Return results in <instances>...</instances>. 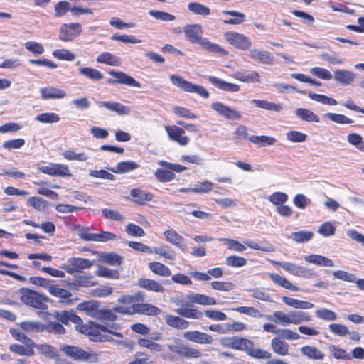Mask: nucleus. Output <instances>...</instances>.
Returning a JSON list of instances; mask_svg holds the SVG:
<instances>
[{
    "label": "nucleus",
    "instance_id": "obj_1",
    "mask_svg": "<svg viewBox=\"0 0 364 364\" xmlns=\"http://www.w3.org/2000/svg\"><path fill=\"white\" fill-rule=\"evenodd\" d=\"M120 328L119 326L117 323L98 325L94 322H89L84 326H77V331L81 333L90 336V339L94 342H98L95 338L100 337L102 332L112 334L117 338H122L123 334L118 331Z\"/></svg>",
    "mask_w": 364,
    "mask_h": 364
},
{
    "label": "nucleus",
    "instance_id": "obj_2",
    "mask_svg": "<svg viewBox=\"0 0 364 364\" xmlns=\"http://www.w3.org/2000/svg\"><path fill=\"white\" fill-rule=\"evenodd\" d=\"M272 316L276 323L283 326L291 324L299 325L311 321V316L307 312L297 310L290 311L288 313L282 311H275Z\"/></svg>",
    "mask_w": 364,
    "mask_h": 364
},
{
    "label": "nucleus",
    "instance_id": "obj_3",
    "mask_svg": "<svg viewBox=\"0 0 364 364\" xmlns=\"http://www.w3.org/2000/svg\"><path fill=\"white\" fill-rule=\"evenodd\" d=\"M19 298L24 304L38 309L45 310L48 307L46 296L27 288L20 289Z\"/></svg>",
    "mask_w": 364,
    "mask_h": 364
},
{
    "label": "nucleus",
    "instance_id": "obj_4",
    "mask_svg": "<svg viewBox=\"0 0 364 364\" xmlns=\"http://www.w3.org/2000/svg\"><path fill=\"white\" fill-rule=\"evenodd\" d=\"M220 241L225 242L229 250L237 252H242L245 251V245L255 250H261L267 252H272L274 251V248L272 245L262 246L259 243L249 240H244V244L230 238H220Z\"/></svg>",
    "mask_w": 364,
    "mask_h": 364
},
{
    "label": "nucleus",
    "instance_id": "obj_5",
    "mask_svg": "<svg viewBox=\"0 0 364 364\" xmlns=\"http://www.w3.org/2000/svg\"><path fill=\"white\" fill-rule=\"evenodd\" d=\"M170 80L173 85L180 88L184 92L189 93H196L200 97L207 99L209 97V92L203 86L193 84L186 80L183 77L178 75H171Z\"/></svg>",
    "mask_w": 364,
    "mask_h": 364
},
{
    "label": "nucleus",
    "instance_id": "obj_6",
    "mask_svg": "<svg viewBox=\"0 0 364 364\" xmlns=\"http://www.w3.org/2000/svg\"><path fill=\"white\" fill-rule=\"evenodd\" d=\"M114 311L122 314L132 315L139 313L149 316H156L161 312L159 308L149 304H137L129 306H117Z\"/></svg>",
    "mask_w": 364,
    "mask_h": 364
},
{
    "label": "nucleus",
    "instance_id": "obj_7",
    "mask_svg": "<svg viewBox=\"0 0 364 364\" xmlns=\"http://www.w3.org/2000/svg\"><path fill=\"white\" fill-rule=\"evenodd\" d=\"M114 311L122 314L132 315L139 313L149 316H156L161 312L159 308L149 304H137L129 306H117Z\"/></svg>",
    "mask_w": 364,
    "mask_h": 364
},
{
    "label": "nucleus",
    "instance_id": "obj_8",
    "mask_svg": "<svg viewBox=\"0 0 364 364\" xmlns=\"http://www.w3.org/2000/svg\"><path fill=\"white\" fill-rule=\"evenodd\" d=\"M225 41L240 50H247L252 48V41L245 35L236 31H226L223 34Z\"/></svg>",
    "mask_w": 364,
    "mask_h": 364
},
{
    "label": "nucleus",
    "instance_id": "obj_9",
    "mask_svg": "<svg viewBox=\"0 0 364 364\" xmlns=\"http://www.w3.org/2000/svg\"><path fill=\"white\" fill-rule=\"evenodd\" d=\"M275 263L279 265L284 271L296 277L310 279L317 276L316 273L312 269L301 266L295 263L289 262H279Z\"/></svg>",
    "mask_w": 364,
    "mask_h": 364
},
{
    "label": "nucleus",
    "instance_id": "obj_10",
    "mask_svg": "<svg viewBox=\"0 0 364 364\" xmlns=\"http://www.w3.org/2000/svg\"><path fill=\"white\" fill-rule=\"evenodd\" d=\"M82 31L80 23H64L60 28L58 38L64 42L73 41L81 34Z\"/></svg>",
    "mask_w": 364,
    "mask_h": 364
},
{
    "label": "nucleus",
    "instance_id": "obj_11",
    "mask_svg": "<svg viewBox=\"0 0 364 364\" xmlns=\"http://www.w3.org/2000/svg\"><path fill=\"white\" fill-rule=\"evenodd\" d=\"M171 301L177 306H182L181 308L177 309L176 312L183 317L187 318L201 319L203 316V313L200 310L194 308L186 307L184 299L181 296L173 297L171 299Z\"/></svg>",
    "mask_w": 364,
    "mask_h": 364
},
{
    "label": "nucleus",
    "instance_id": "obj_12",
    "mask_svg": "<svg viewBox=\"0 0 364 364\" xmlns=\"http://www.w3.org/2000/svg\"><path fill=\"white\" fill-rule=\"evenodd\" d=\"M211 109L218 115L228 120H240L242 113L236 109L232 108L220 102H214L210 105Z\"/></svg>",
    "mask_w": 364,
    "mask_h": 364
},
{
    "label": "nucleus",
    "instance_id": "obj_13",
    "mask_svg": "<svg viewBox=\"0 0 364 364\" xmlns=\"http://www.w3.org/2000/svg\"><path fill=\"white\" fill-rule=\"evenodd\" d=\"M211 109L218 115L228 120H240L242 113L236 109L232 108L220 102H214L210 105Z\"/></svg>",
    "mask_w": 364,
    "mask_h": 364
},
{
    "label": "nucleus",
    "instance_id": "obj_14",
    "mask_svg": "<svg viewBox=\"0 0 364 364\" xmlns=\"http://www.w3.org/2000/svg\"><path fill=\"white\" fill-rule=\"evenodd\" d=\"M38 170L41 173L52 176L70 177L72 174L68 165L50 163L46 166H38Z\"/></svg>",
    "mask_w": 364,
    "mask_h": 364
},
{
    "label": "nucleus",
    "instance_id": "obj_15",
    "mask_svg": "<svg viewBox=\"0 0 364 364\" xmlns=\"http://www.w3.org/2000/svg\"><path fill=\"white\" fill-rule=\"evenodd\" d=\"M109 74L114 77V79L107 80V82L110 84H123L134 87H141V84L134 77L128 75L122 71L110 70Z\"/></svg>",
    "mask_w": 364,
    "mask_h": 364
},
{
    "label": "nucleus",
    "instance_id": "obj_16",
    "mask_svg": "<svg viewBox=\"0 0 364 364\" xmlns=\"http://www.w3.org/2000/svg\"><path fill=\"white\" fill-rule=\"evenodd\" d=\"M69 266L63 265L64 269L68 274H73L76 272L90 268L93 263L87 259L80 257H73L68 259Z\"/></svg>",
    "mask_w": 364,
    "mask_h": 364
},
{
    "label": "nucleus",
    "instance_id": "obj_17",
    "mask_svg": "<svg viewBox=\"0 0 364 364\" xmlns=\"http://www.w3.org/2000/svg\"><path fill=\"white\" fill-rule=\"evenodd\" d=\"M220 342L224 347L244 351L251 345L250 340L238 336L223 338Z\"/></svg>",
    "mask_w": 364,
    "mask_h": 364
},
{
    "label": "nucleus",
    "instance_id": "obj_18",
    "mask_svg": "<svg viewBox=\"0 0 364 364\" xmlns=\"http://www.w3.org/2000/svg\"><path fill=\"white\" fill-rule=\"evenodd\" d=\"M165 129L169 139L181 146H186L189 142V138L185 135L183 129L177 126H166Z\"/></svg>",
    "mask_w": 364,
    "mask_h": 364
},
{
    "label": "nucleus",
    "instance_id": "obj_19",
    "mask_svg": "<svg viewBox=\"0 0 364 364\" xmlns=\"http://www.w3.org/2000/svg\"><path fill=\"white\" fill-rule=\"evenodd\" d=\"M183 337L190 341L199 344H210L213 342V337L199 331H188L183 333Z\"/></svg>",
    "mask_w": 364,
    "mask_h": 364
},
{
    "label": "nucleus",
    "instance_id": "obj_20",
    "mask_svg": "<svg viewBox=\"0 0 364 364\" xmlns=\"http://www.w3.org/2000/svg\"><path fill=\"white\" fill-rule=\"evenodd\" d=\"M43 100H61L67 97V92L60 87L48 86L40 89Z\"/></svg>",
    "mask_w": 364,
    "mask_h": 364
},
{
    "label": "nucleus",
    "instance_id": "obj_21",
    "mask_svg": "<svg viewBox=\"0 0 364 364\" xmlns=\"http://www.w3.org/2000/svg\"><path fill=\"white\" fill-rule=\"evenodd\" d=\"M248 56L252 60H255L262 64H272L274 58L271 55L270 53L266 50H259L257 48H250Z\"/></svg>",
    "mask_w": 364,
    "mask_h": 364
},
{
    "label": "nucleus",
    "instance_id": "obj_22",
    "mask_svg": "<svg viewBox=\"0 0 364 364\" xmlns=\"http://www.w3.org/2000/svg\"><path fill=\"white\" fill-rule=\"evenodd\" d=\"M183 32L187 41L192 43H197L202 37L203 31L201 25L196 23L185 26Z\"/></svg>",
    "mask_w": 364,
    "mask_h": 364
},
{
    "label": "nucleus",
    "instance_id": "obj_23",
    "mask_svg": "<svg viewBox=\"0 0 364 364\" xmlns=\"http://www.w3.org/2000/svg\"><path fill=\"white\" fill-rule=\"evenodd\" d=\"M97 105L99 107H104L109 111L116 112L119 115H127L130 113V108L117 102L97 101Z\"/></svg>",
    "mask_w": 364,
    "mask_h": 364
},
{
    "label": "nucleus",
    "instance_id": "obj_24",
    "mask_svg": "<svg viewBox=\"0 0 364 364\" xmlns=\"http://www.w3.org/2000/svg\"><path fill=\"white\" fill-rule=\"evenodd\" d=\"M233 77L245 83L261 82V77L255 70H242L234 73Z\"/></svg>",
    "mask_w": 364,
    "mask_h": 364
},
{
    "label": "nucleus",
    "instance_id": "obj_25",
    "mask_svg": "<svg viewBox=\"0 0 364 364\" xmlns=\"http://www.w3.org/2000/svg\"><path fill=\"white\" fill-rule=\"evenodd\" d=\"M61 350L69 357L75 360H88L90 354L79 347L72 346H63Z\"/></svg>",
    "mask_w": 364,
    "mask_h": 364
},
{
    "label": "nucleus",
    "instance_id": "obj_26",
    "mask_svg": "<svg viewBox=\"0 0 364 364\" xmlns=\"http://www.w3.org/2000/svg\"><path fill=\"white\" fill-rule=\"evenodd\" d=\"M130 196L132 198L133 202L140 205H144L147 202L151 201L154 198V195L151 193L138 188L132 189Z\"/></svg>",
    "mask_w": 364,
    "mask_h": 364
},
{
    "label": "nucleus",
    "instance_id": "obj_27",
    "mask_svg": "<svg viewBox=\"0 0 364 364\" xmlns=\"http://www.w3.org/2000/svg\"><path fill=\"white\" fill-rule=\"evenodd\" d=\"M333 77L336 82L343 85H348L355 80L356 75L354 73L344 69L336 70L333 73Z\"/></svg>",
    "mask_w": 364,
    "mask_h": 364
},
{
    "label": "nucleus",
    "instance_id": "obj_28",
    "mask_svg": "<svg viewBox=\"0 0 364 364\" xmlns=\"http://www.w3.org/2000/svg\"><path fill=\"white\" fill-rule=\"evenodd\" d=\"M186 298L191 304H197L203 306H213L217 304L214 298L201 294H188L186 296Z\"/></svg>",
    "mask_w": 364,
    "mask_h": 364
},
{
    "label": "nucleus",
    "instance_id": "obj_29",
    "mask_svg": "<svg viewBox=\"0 0 364 364\" xmlns=\"http://www.w3.org/2000/svg\"><path fill=\"white\" fill-rule=\"evenodd\" d=\"M208 80L213 85L223 91L236 92L240 90V86L238 85L228 82L216 77L209 76Z\"/></svg>",
    "mask_w": 364,
    "mask_h": 364
},
{
    "label": "nucleus",
    "instance_id": "obj_30",
    "mask_svg": "<svg viewBox=\"0 0 364 364\" xmlns=\"http://www.w3.org/2000/svg\"><path fill=\"white\" fill-rule=\"evenodd\" d=\"M81 237L86 241L107 242L116 240L117 235L105 231L101 233H84Z\"/></svg>",
    "mask_w": 364,
    "mask_h": 364
},
{
    "label": "nucleus",
    "instance_id": "obj_31",
    "mask_svg": "<svg viewBox=\"0 0 364 364\" xmlns=\"http://www.w3.org/2000/svg\"><path fill=\"white\" fill-rule=\"evenodd\" d=\"M164 235L167 242L180 248L183 251L185 250L186 246L183 244L184 239L175 230L168 229L164 231Z\"/></svg>",
    "mask_w": 364,
    "mask_h": 364
},
{
    "label": "nucleus",
    "instance_id": "obj_32",
    "mask_svg": "<svg viewBox=\"0 0 364 364\" xmlns=\"http://www.w3.org/2000/svg\"><path fill=\"white\" fill-rule=\"evenodd\" d=\"M197 43L200 48L208 52L219 53L221 55H227L228 51L223 48L220 45L212 43L206 38L201 37Z\"/></svg>",
    "mask_w": 364,
    "mask_h": 364
},
{
    "label": "nucleus",
    "instance_id": "obj_33",
    "mask_svg": "<svg viewBox=\"0 0 364 364\" xmlns=\"http://www.w3.org/2000/svg\"><path fill=\"white\" fill-rule=\"evenodd\" d=\"M304 259L310 264L320 267H332L334 266L333 260L321 255H309L304 257Z\"/></svg>",
    "mask_w": 364,
    "mask_h": 364
},
{
    "label": "nucleus",
    "instance_id": "obj_34",
    "mask_svg": "<svg viewBox=\"0 0 364 364\" xmlns=\"http://www.w3.org/2000/svg\"><path fill=\"white\" fill-rule=\"evenodd\" d=\"M33 348H36L39 354L47 358L53 359L58 355L57 348L46 343L38 344L34 343Z\"/></svg>",
    "mask_w": 364,
    "mask_h": 364
},
{
    "label": "nucleus",
    "instance_id": "obj_35",
    "mask_svg": "<svg viewBox=\"0 0 364 364\" xmlns=\"http://www.w3.org/2000/svg\"><path fill=\"white\" fill-rule=\"evenodd\" d=\"M282 300L286 305L297 309H311L314 306L311 302L285 296L282 297Z\"/></svg>",
    "mask_w": 364,
    "mask_h": 364
},
{
    "label": "nucleus",
    "instance_id": "obj_36",
    "mask_svg": "<svg viewBox=\"0 0 364 364\" xmlns=\"http://www.w3.org/2000/svg\"><path fill=\"white\" fill-rule=\"evenodd\" d=\"M165 321L168 326L176 329H186L190 326V322L187 320L171 314L165 316Z\"/></svg>",
    "mask_w": 364,
    "mask_h": 364
},
{
    "label": "nucleus",
    "instance_id": "obj_37",
    "mask_svg": "<svg viewBox=\"0 0 364 364\" xmlns=\"http://www.w3.org/2000/svg\"><path fill=\"white\" fill-rule=\"evenodd\" d=\"M271 347L274 353L285 356L289 354V344L280 337H275L271 341Z\"/></svg>",
    "mask_w": 364,
    "mask_h": 364
},
{
    "label": "nucleus",
    "instance_id": "obj_38",
    "mask_svg": "<svg viewBox=\"0 0 364 364\" xmlns=\"http://www.w3.org/2000/svg\"><path fill=\"white\" fill-rule=\"evenodd\" d=\"M295 115L300 119L307 122H320V117L313 111L306 108H298L295 110Z\"/></svg>",
    "mask_w": 364,
    "mask_h": 364
},
{
    "label": "nucleus",
    "instance_id": "obj_39",
    "mask_svg": "<svg viewBox=\"0 0 364 364\" xmlns=\"http://www.w3.org/2000/svg\"><path fill=\"white\" fill-rule=\"evenodd\" d=\"M96 61L99 63L106 64L111 66H119L121 64L120 58L109 52H104L100 54L97 57Z\"/></svg>",
    "mask_w": 364,
    "mask_h": 364
},
{
    "label": "nucleus",
    "instance_id": "obj_40",
    "mask_svg": "<svg viewBox=\"0 0 364 364\" xmlns=\"http://www.w3.org/2000/svg\"><path fill=\"white\" fill-rule=\"evenodd\" d=\"M269 278L277 285L294 291H297L299 290V288L294 284H292L287 278L282 277L278 274L269 273Z\"/></svg>",
    "mask_w": 364,
    "mask_h": 364
},
{
    "label": "nucleus",
    "instance_id": "obj_41",
    "mask_svg": "<svg viewBox=\"0 0 364 364\" xmlns=\"http://www.w3.org/2000/svg\"><path fill=\"white\" fill-rule=\"evenodd\" d=\"M77 309L96 318V314L99 311V304L95 301H85L77 305Z\"/></svg>",
    "mask_w": 364,
    "mask_h": 364
},
{
    "label": "nucleus",
    "instance_id": "obj_42",
    "mask_svg": "<svg viewBox=\"0 0 364 364\" xmlns=\"http://www.w3.org/2000/svg\"><path fill=\"white\" fill-rule=\"evenodd\" d=\"M100 260L111 266H119L122 264V257L115 252H103L100 255Z\"/></svg>",
    "mask_w": 364,
    "mask_h": 364
},
{
    "label": "nucleus",
    "instance_id": "obj_43",
    "mask_svg": "<svg viewBox=\"0 0 364 364\" xmlns=\"http://www.w3.org/2000/svg\"><path fill=\"white\" fill-rule=\"evenodd\" d=\"M78 71L81 75L85 76L90 80L99 81L102 80L104 77L102 73L100 70L91 67H80Z\"/></svg>",
    "mask_w": 364,
    "mask_h": 364
},
{
    "label": "nucleus",
    "instance_id": "obj_44",
    "mask_svg": "<svg viewBox=\"0 0 364 364\" xmlns=\"http://www.w3.org/2000/svg\"><path fill=\"white\" fill-rule=\"evenodd\" d=\"M240 313L248 315L253 318H262L265 317L267 320H272V316L270 315H264L262 314L258 309L251 306H239L232 309Z\"/></svg>",
    "mask_w": 364,
    "mask_h": 364
},
{
    "label": "nucleus",
    "instance_id": "obj_45",
    "mask_svg": "<svg viewBox=\"0 0 364 364\" xmlns=\"http://www.w3.org/2000/svg\"><path fill=\"white\" fill-rule=\"evenodd\" d=\"M138 284L141 288L149 291H153L155 292H163L164 291L163 286L153 279L144 278L140 279L138 281Z\"/></svg>",
    "mask_w": 364,
    "mask_h": 364
},
{
    "label": "nucleus",
    "instance_id": "obj_46",
    "mask_svg": "<svg viewBox=\"0 0 364 364\" xmlns=\"http://www.w3.org/2000/svg\"><path fill=\"white\" fill-rule=\"evenodd\" d=\"M251 103L255 105L259 108L277 112H281L283 109L282 106L279 104H276L264 100L254 99L251 100Z\"/></svg>",
    "mask_w": 364,
    "mask_h": 364
},
{
    "label": "nucleus",
    "instance_id": "obj_47",
    "mask_svg": "<svg viewBox=\"0 0 364 364\" xmlns=\"http://www.w3.org/2000/svg\"><path fill=\"white\" fill-rule=\"evenodd\" d=\"M301 352L304 356L312 360H323L324 358V355L323 354V353L318 348L312 346H303L301 349Z\"/></svg>",
    "mask_w": 364,
    "mask_h": 364
},
{
    "label": "nucleus",
    "instance_id": "obj_48",
    "mask_svg": "<svg viewBox=\"0 0 364 364\" xmlns=\"http://www.w3.org/2000/svg\"><path fill=\"white\" fill-rule=\"evenodd\" d=\"M139 168V164L132 161H122L117 164L111 171L115 173H125Z\"/></svg>",
    "mask_w": 364,
    "mask_h": 364
},
{
    "label": "nucleus",
    "instance_id": "obj_49",
    "mask_svg": "<svg viewBox=\"0 0 364 364\" xmlns=\"http://www.w3.org/2000/svg\"><path fill=\"white\" fill-rule=\"evenodd\" d=\"M25 346L19 344H11L9 349L13 353L19 355L33 356L35 354L33 346L24 344Z\"/></svg>",
    "mask_w": 364,
    "mask_h": 364
},
{
    "label": "nucleus",
    "instance_id": "obj_50",
    "mask_svg": "<svg viewBox=\"0 0 364 364\" xmlns=\"http://www.w3.org/2000/svg\"><path fill=\"white\" fill-rule=\"evenodd\" d=\"M314 237V232L308 230H301L292 232L289 238L291 239L296 243L307 242Z\"/></svg>",
    "mask_w": 364,
    "mask_h": 364
},
{
    "label": "nucleus",
    "instance_id": "obj_51",
    "mask_svg": "<svg viewBox=\"0 0 364 364\" xmlns=\"http://www.w3.org/2000/svg\"><path fill=\"white\" fill-rule=\"evenodd\" d=\"M223 14L225 15H230L233 17L230 19L223 20V21L225 24L240 25L245 20V14L236 11H223Z\"/></svg>",
    "mask_w": 364,
    "mask_h": 364
},
{
    "label": "nucleus",
    "instance_id": "obj_52",
    "mask_svg": "<svg viewBox=\"0 0 364 364\" xmlns=\"http://www.w3.org/2000/svg\"><path fill=\"white\" fill-rule=\"evenodd\" d=\"M248 140L259 146H266L272 145L276 142V139L269 136H251L248 138Z\"/></svg>",
    "mask_w": 364,
    "mask_h": 364
},
{
    "label": "nucleus",
    "instance_id": "obj_53",
    "mask_svg": "<svg viewBox=\"0 0 364 364\" xmlns=\"http://www.w3.org/2000/svg\"><path fill=\"white\" fill-rule=\"evenodd\" d=\"M149 269L156 274L162 277H168L171 272L168 267L158 262H151L149 264Z\"/></svg>",
    "mask_w": 364,
    "mask_h": 364
},
{
    "label": "nucleus",
    "instance_id": "obj_54",
    "mask_svg": "<svg viewBox=\"0 0 364 364\" xmlns=\"http://www.w3.org/2000/svg\"><path fill=\"white\" fill-rule=\"evenodd\" d=\"M308 96L310 99L323 105L334 106L338 104L337 101L334 98L330 97L324 95H320L312 92H309L308 93Z\"/></svg>",
    "mask_w": 364,
    "mask_h": 364
},
{
    "label": "nucleus",
    "instance_id": "obj_55",
    "mask_svg": "<svg viewBox=\"0 0 364 364\" xmlns=\"http://www.w3.org/2000/svg\"><path fill=\"white\" fill-rule=\"evenodd\" d=\"M96 275L100 277L117 279L119 278L120 273L118 270L109 269L106 267L99 265L95 272Z\"/></svg>",
    "mask_w": 364,
    "mask_h": 364
},
{
    "label": "nucleus",
    "instance_id": "obj_56",
    "mask_svg": "<svg viewBox=\"0 0 364 364\" xmlns=\"http://www.w3.org/2000/svg\"><path fill=\"white\" fill-rule=\"evenodd\" d=\"M60 118L57 113L55 112H45L41 113L35 117V120L44 124H53L60 121Z\"/></svg>",
    "mask_w": 364,
    "mask_h": 364
},
{
    "label": "nucleus",
    "instance_id": "obj_57",
    "mask_svg": "<svg viewBox=\"0 0 364 364\" xmlns=\"http://www.w3.org/2000/svg\"><path fill=\"white\" fill-rule=\"evenodd\" d=\"M245 351L249 355L255 358L269 359L272 357V354L269 352L260 348H255L252 341L250 346H248Z\"/></svg>",
    "mask_w": 364,
    "mask_h": 364
},
{
    "label": "nucleus",
    "instance_id": "obj_58",
    "mask_svg": "<svg viewBox=\"0 0 364 364\" xmlns=\"http://www.w3.org/2000/svg\"><path fill=\"white\" fill-rule=\"evenodd\" d=\"M21 327L27 332H43L45 324L39 321H25L21 323Z\"/></svg>",
    "mask_w": 364,
    "mask_h": 364
},
{
    "label": "nucleus",
    "instance_id": "obj_59",
    "mask_svg": "<svg viewBox=\"0 0 364 364\" xmlns=\"http://www.w3.org/2000/svg\"><path fill=\"white\" fill-rule=\"evenodd\" d=\"M329 351H330L331 355L336 359H341V360H351L350 353H349L346 350L341 348L336 345L330 346Z\"/></svg>",
    "mask_w": 364,
    "mask_h": 364
},
{
    "label": "nucleus",
    "instance_id": "obj_60",
    "mask_svg": "<svg viewBox=\"0 0 364 364\" xmlns=\"http://www.w3.org/2000/svg\"><path fill=\"white\" fill-rule=\"evenodd\" d=\"M188 10L194 14L200 16H208L210 14L208 7L198 2H191L188 5Z\"/></svg>",
    "mask_w": 364,
    "mask_h": 364
},
{
    "label": "nucleus",
    "instance_id": "obj_61",
    "mask_svg": "<svg viewBox=\"0 0 364 364\" xmlns=\"http://www.w3.org/2000/svg\"><path fill=\"white\" fill-rule=\"evenodd\" d=\"M347 141L349 144L354 146L357 149L364 152V141L360 134L356 133H350L347 136Z\"/></svg>",
    "mask_w": 364,
    "mask_h": 364
},
{
    "label": "nucleus",
    "instance_id": "obj_62",
    "mask_svg": "<svg viewBox=\"0 0 364 364\" xmlns=\"http://www.w3.org/2000/svg\"><path fill=\"white\" fill-rule=\"evenodd\" d=\"M28 204L38 211H44L47 207L48 202L42 198L33 196L27 200Z\"/></svg>",
    "mask_w": 364,
    "mask_h": 364
},
{
    "label": "nucleus",
    "instance_id": "obj_63",
    "mask_svg": "<svg viewBox=\"0 0 364 364\" xmlns=\"http://www.w3.org/2000/svg\"><path fill=\"white\" fill-rule=\"evenodd\" d=\"M62 155L67 160H74L80 162L86 161L88 159V156L84 153H76L73 150H66L65 151Z\"/></svg>",
    "mask_w": 364,
    "mask_h": 364
},
{
    "label": "nucleus",
    "instance_id": "obj_64",
    "mask_svg": "<svg viewBox=\"0 0 364 364\" xmlns=\"http://www.w3.org/2000/svg\"><path fill=\"white\" fill-rule=\"evenodd\" d=\"M286 136L288 141L293 143H302L306 141L308 136L299 131L291 130L287 132Z\"/></svg>",
    "mask_w": 364,
    "mask_h": 364
}]
</instances>
